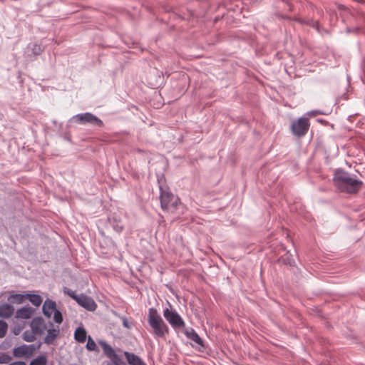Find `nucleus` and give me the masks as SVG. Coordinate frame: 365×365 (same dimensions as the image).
<instances>
[{
    "label": "nucleus",
    "instance_id": "obj_1",
    "mask_svg": "<svg viewBox=\"0 0 365 365\" xmlns=\"http://www.w3.org/2000/svg\"><path fill=\"white\" fill-rule=\"evenodd\" d=\"M334 182L341 192L349 194L358 192L363 185L362 181L354 179L349 173L339 170L334 173Z\"/></svg>",
    "mask_w": 365,
    "mask_h": 365
},
{
    "label": "nucleus",
    "instance_id": "obj_2",
    "mask_svg": "<svg viewBox=\"0 0 365 365\" xmlns=\"http://www.w3.org/2000/svg\"><path fill=\"white\" fill-rule=\"evenodd\" d=\"M148 323L155 337L163 338L169 332V328L155 308H150L148 316Z\"/></svg>",
    "mask_w": 365,
    "mask_h": 365
},
{
    "label": "nucleus",
    "instance_id": "obj_3",
    "mask_svg": "<svg viewBox=\"0 0 365 365\" xmlns=\"http://www.w3.org/2000/svg\"><path fill=\"white\" fill-rule=\"evenodd\" d=\"M160 199L161 208L170 212H174L180 203L179 198L177 196L165 190H161Z\"/></svg>",
    "mask_w": 365,
    "mask_h": 365
},
{
    "label": "nucleus",
    "instance_id": "obj_4",
    "mask_svg": "<svg viewBox=\"0 0 365 365\" xmlns=\"http://www.w3.org/2000/svg\"><path fill=\"white\" fill-rule=\"evenodd\" d=\"M310 127L309 120L307 118H299L294 120L291 124V131L292 134L298 138L304 136Z\"/></svg>",
    "mask_w": 365,
    "mask_h": 365
},
{
    "label": "nucleus",
    "instance_id": "obj_5",
    "mask_svg": "<svg viewBox=\"0 0 365 365\" xmlns=\"http://www.w3.org/2000/svg\"><path fill=\"white\" fill-rule=\"evenodd\" d=\"M163 317L174 328H181L185 326L182 317L175 311L167 308L163 311Z\"/></svg>",
    "mask_w": 365,
    "mask_h": 365
},
{
    "label": "nucleus",
    "instance_id": "obj_6",
    "mask_svg": "<svg viewBox=\"0 0 365 365\" xmlns=\"http://www.w3.org/2000/svg\"><path fill=\"white\" fill-rule=\"evenodd\" d=\"M73 119L76 122L80 124H86L87 123L95 124L98 126L103 125V121L97 118L96 115H93L91 113H85L81 114H78L73 117Z\"/></svg>",
    "mask_w": 365,
    "mask_h": 365
},
{
    "label": "nucleus",
    "instance_id": "obj_7",
    "mask_svg": "<svg viewBox=\"0 0 365 365\" xmlns=\"http://www.w3.org/2000/svg\"><path fill=\"white\" fill-rule=\"evenodd\" d=\"M76 302L88 311H94L97 307L96 302L91 297L83 294L76 297Z\"/></svg>",
    "mask_w": 365,
    "mask_h": 365
},
{
    "label": "nucleus",
    "instance_id": "obj_8",
    "mask_svg": "<svg viewBox=\"0 0 365 365\" xmlns=\"http://www.w3.org/2000/svg\"><path fill=\"white\" fill-rule=\"evenodd\" d=\"M104 354L111 360V363L116 364L120 362L118 356L115 354V350L106 342L101 343Z\"/></svg>",
    "mask_w": 365,
    "mask_h": 365
},
{
    "label": "nucleus",
    "instance_id": "obj_9",
    "mask_svg": "<svg viewBox=\"0 0 365 365\" xmlns=\"http://www.w3.org/2000/svg\"><path fill=\"white\" fill-rule=\"evenodd\" d=\"M124 355L130 365H146V364L135 354L125 351Z\"/></svg>",
    "mask_w": 365,
    "mask_h": 365
},
{
    "label": "nucleus",
    "instance_id": "obj_10",
    "mask_svg": "<svg viewBox=\"0 0 365 365\" xmlns=\"http://www.w3.org/2000/svg\"><path fill=\"white\" fill-rule=\"evenodd\" d=\"M13 354L15 357H29L31 354V349L29 346L24 345L15 348Z\"/></svg>",
    "mask_w": 365,
    "mask_h": 365
},
{
    "label": "nucleus",
    "instance_id": "obj_11",
    "mask_svg": "<svg viewBox=\"0 0 365 365\" xmlns=\"http://www.w3.org/2000/svg\"><path fill=\"white\" fill-rule=\"evenodd\" d=\"M56 303L51 300L45 301L43 305V312L47 317H51L53 313L56 310Z\"/></svg>",
    "mask_w": 365,
    "mask_h": 365
},
{
    "label": "nucleus",
    "instance_id": "obj_12",
    "mask_svg": "<svg viewBox=\"0 0 365 365\" xmlns=\"http://www.w3.org/2000/svg\"><path fill=\"white\" fill-rule=\"evenodd\" d=\"M34 310L31 307H25L19 310L16 313V317L19 319H27L31 317Z\"/></svg>",
    "mask_w": 365,
    "mask_h": 365
},
{
    "label": "nucleus",
    "instance_id": "obj_13",
    "mask_svg": "<svg viewBox=\"0 0 365 365\" xmlns=\"http://www.w3.org/2000/svg\"><path fill=\"white\" fill-rule=\"evenodd\" d=\"M14 312V308L13 306L9 304H4L0 306V317L4 318L10 317Z\"/></svg>",
    "mask_w": 365,
    "mask_h": 365
},
{
    "label": "nucleus",
    "instance_id": "obj_14",
    "mask_svg": "<svg viewBox=\"0 0 365 365\" xmlns=\"http://www.w3.org/2000/svg\"><path fill=\"white\" fill-rule=\"evenodd\" d=\"M185 335L187 338L193 341L197 345L201 347H204V344L202 339L200 337V336L193 329H190L189 331H185Z\"/></svg>",
    "mask_w": 365,
    "mask_h": 365
},
{
    "label": "nucleus",
    "instance_id": "obj_15",
    "mask_svg": "<svg viewBox=\"0 0 365 365\" xmlns=\"http://www.w3.org/2000/svg\"><path fill=\"white\" fill-rule=\"evenodd\" d=\"M87 334L83 327H78L74 333L75 339L80 343H84L86 340Z\"/></svg>",
    "mask_w": 365,
    "mask_h": 365
},
{
    "label": "nucleus",
    "instance_id": "obj_16",
    "mask_svg": "<svg viewBox=\"0 0 365 365\" xmlns=\"http://www.w3.org/2000/svg\"><path fill=\"white\" fill-rule=\"evenodd\" d=\"M27 299L36 307H38L42 303V298L37 294H27Z\"/></svg>",
    "mask_w": 365,
    "mask_h": 365
},
{
    "label": "nucleus",
    "instance_id": "obj_17",
    "mask_svg": "<svg viewBox=\"0 0 365 365\" xmlns=\"http://www.w3.org/2000/svg\"><path fill=\"white\" fill-rule=\"evenodd\" d=\"M11 299L13 303L21 304L23 303L25 299H27L26 294H16L11 296Z\"/></svg>",
    "mask_w": 365,
    "mask_h": 365
},
{
    "label": "nucleus",
    "instance_id": "obj_18",
    "mask_svg": "<svg viewBox=\"0 0 365 365\" xmlns=\"http://www.w3.org/2000/svg\"><path fill=\"white\" fill-rule=\"evenodd\" d=\"M31 328L34 334H40L41 331V322L38 319H34L31 322Z\"/></svg>",
    "mask_w": 365,
    "mask_h": 365
},
{
    "label": "nucleus",
    "instance_id": "obj_19",
    "mask_svg": "<svg viewBox=\"0 0 365 365\" xmlns=\"http://www.w3.org/2000/svg\"><path fill=\"white\" fill-rule=\"evenodd\" d=\"M47 359L44 356H40L31 361L30 365H46Z\"/></svg>",
    "mask_w": 365,
    "mask_h": 365
},
{
    "label": "nucleus",
    "instance_id": "obj_20",
    "mask_svg": "<svg viewBox=\"0 0 365 365\" xmlns=\"http://www.w3.org/2000/svg\"><path fill=\"white\" fill-rule=\"evenodd\" d=\"M58 334V331L55 329L48 330L45 341L48 344L51 343L57 336Z\"/></svg>",
    "mask_w": 365,
    "mask_h": 365
},
{
    "label": "nucleus",
    "instance_id": "obj_21",
    "mask_svg": "<svg viewBox=\"0 0 365 365\" xmlns=\"http://www.w3.org/2000/svg\"><path fill=\"white\" fill-rule=\"evenodd\" d=\"M8 325L4 321H0V338L4 337L7 331Z\"/></svg>",
    "mask_w": 365,
    "mask_h": 365
},
{
    "label": "nucleus",
    "instance_id": "obj_22",
    "mask_svg": "<svg viewBox=\"0 0 365 365\" xmlns=\"http://www.w3.org/2000/svg\"><path fill=\"white\" fill-rule=\"evenodd\" d=\"M86 348L89 351H94L96 349V342L93 340L91 336H88L86 344Z\"/></svg>",
    "mask_w": 365,
    "mask_h": 365
},
{
    "label": "nucleus",
    "instance_id": "obj_23",
    "mask_svg": "<svg viewBox=\"0 0 365 365\" xmlns=\"http://www.w3.org/2000/svg\"><path fill=\"white\" fill-rule=\"evenodd\" d=\"M53 320L55 321V322H56L58 324H61L63 321V317H62L61 313L58 309H56L53 313Z\"/></svg>",
    "mask_w": 365,
    "mask_h": 365
},
{
    "label": "nucleus",
    "instance_id": "obj_24",
    "mask_svg": "<svg viewBox=\"0 0 365 365\" xmlns=\"http://www.w3.org/2000/svg\"><path fill=\"white\" fill-rule=\"evenodd\" d=\"M12 358L8 354H2L0 355V364H9Z\"/></svg>",
    "mask_w": 365,
    "mask_h": 365
},
{
    "label": "nucleus",
    "instance_id": "obj_25",
    "mask_svg": "<svg viewBox=\"0 0 365 365\" xmlns=\"http://www.w3.org/2000/svg\"><path fill=\"white\" fill-rule=\"evenodd\" d=\"M24 339L26 341L31 342V341H34L36 339V337H35V336L32 333H28L27 331H26L24 334Z\"/></svg>",
    "mask_w": 365,
    "mask_h": 365
},
{
    "label": "nucleus",
    "instance_id": "obj_26",
    "mask_svg": "<svg viewBox=\"0 0 365 365\" xmlns=\"http://www.w3.org/2000/svg\"><path fill=\"white\" fill-rule=\"evenodd\" d=\"M123 323V326L127 329H130L132 327V324L129 322L128 319L125 317H120Z\"/></svg>",
    "mask_w": 365,
    "mask_h": 365
},
{
    "label": "nucleus",
    "instance_id": "obj_27",
    "mask_svg": "<svg viewBox=\"0 0 365 365\" xmlns=\"http://www.w3.org/2000/svg\"><path fill=\"white\" fill-rule=\"evenodd\" d=\"M66 293L70 296L72 299H73L75 301H76V297H78L79 295H77L75 294V292L73 291H71V290H67L66 292Z\"/></svg>",
    "mask_w": 365,
    "mask_h": 365
},
{
    "label": "nucleus",
    "instance_id": "obj_28",
    "mask_svg": "<svg viewBox=\"0 0 365 365\" xmlns=\"http://www.w3.org/2000/svg\"><path fill=\"white\" fill-rule=\"evenodd\" d=\"M108 365H119V363H116V364L111 363L110 364H108Z\"/></svg>",
    "mask_w": 365,
    "mask_h": 365
}]
</instances>
